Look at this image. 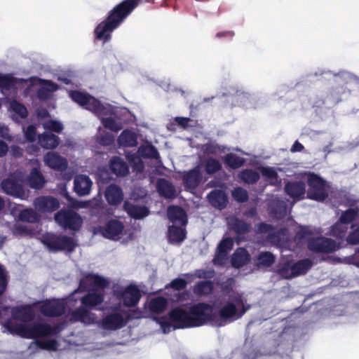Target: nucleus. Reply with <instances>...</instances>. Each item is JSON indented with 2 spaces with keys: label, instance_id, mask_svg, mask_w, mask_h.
I'll return each instance as SVG.
<instances>
[{
  "label": "nucleus",
  "instance_id": "f257e3e1",
  "mask_svg": "<svg viewBox=\"0 0 359 359\" xmlns=\"http://www.w3.org/2000/svg\"><path fill=\"white\" fill-rule=\"evenodd\" d=\"M249 309L250 305L242 294L232 291L217 313L214 311L212 306L198 303L191 306L189 311L182 308H175L170 316L179 327H199L208 323L213 326L222 327L241 318Z\"/></svg>",
  "mask_w": 359,
  "mask_h": 359
},
{
  "label": "nucleus",
  "instance_id": "f03ea898",
  "mask_svg": "<svg viewBox=\"0 0 359 359\" xmlns=\"http://www.w3.org/2000/svg\"><path fill=\"white\" fill-rule=\"evenodd\" d=\"M12 318L4 324L5 328L11 334L19 335L27 339H33L34 341L31 346L34 345L43 350L56 351L58 348V342L54 337L60 331L57 327H52L47 323H17L18 320L26 323L34 318L32 310L26 306L13 307L11 310Z\"/></svg>",
  "mask_w": 359,
  "mask_h": 359
},
{
  "label": "nucleus",
  "instance_id": "7ed1b4c3",
  "mask_svg": "<svg viewBox=\"0 0 359 359\" xmlns=\"http://www.w3.org/2000/svg\"><path fill=\"white\" fill-rule=\"evenodd\" d=\"M70 97L80 106L92 111L100 120L105 128L118 132L123 128L121 121L128 114L126 108L102 103L94 97L80 91L69 92Z\"/></svg>",
  "mask_w": 359,
  "mask_h": 359
},
{
  "label": "nucleus",
  "instance_id": "20e7f679",
  "mask_svg": "<svg viewBox=\"0 0 359 359\" xmlns=\"http://www.w3.org/2000/svg\"><path fill=\"white\" fill-rule=\"evenodd\" d=\"M121 307L120 303L109 306L110 311L105 313L102 318L99 320H96L94 313L83 306L71 312L68 318L72 323L81 322L86 325L96 323L106 334L121 329L126 325L128 314L121 310Z\"/></svg>",
  "mask_w": 359,
  "mask_h": 359
},
{
  "label": "nucleus",
  "instance_id": "39448f33",
  "mask_svg": "<svg viewBox=\"0 0 359 359\" xmlns=\"http://www.w3.org/2000/svg\"><path fill=\"white\" fill-rule=\"evenodd\" d=\"M140 0H125L116 6L109 13L107 20L100 22L95 29V39L109 41L111 34L117 28L123 20L138 5Z\"/></svg>",
  "mask_w": 359,
  "mask_h": 359
},
{
  "label": "nucleus",
  "instance_id": "423d86ee",
  "mask_svg": "<svg viewBox=\"0 0 359 359\" xmlns=\"http://www.w3.org/2000/svg\"><path fill=\"white\" fill-rule=\"evenodd\" d=\"M109 281L98 275L89 273L80 281L79 290H88V293L81 298L83 305L90 308L100 304L104 301V289L108 287Z\"/></svg>",
  "mask_w": 359,
  "mask_h": 359
},
{
  "label": "nucleus",
  "instance_id": "0eeeda50",
  "mask_svg": "<svg viewBox=\"0 0 359 359\" xmlns=\"http://www.w3.org/2000/svg\"><path fill=\"white\" fill-rule=\"evenodd\" d=\"M168 306V300L161 297H156L149 299L144 305L143 311H141L139 318H151L156 320L161 326L163 333L167 334L176 328H180L177 323L172 319L170 313L169 317H161L158 316L161 314Z\"/></svg>",
  "mask_w": 359,
  "mask_h": 359
},
{
  "label": "nucleus",
  "instance_id": "6e6552de",
  "mask_svg": "<svg viewBox=\"0 0 359 359\" xmlns=\"http://www.w3.org/2000/svg\"><path fill=\"white\" fill-rule=\"evenodd\" d=\"M314 230L311 226H301L295 236L297 245H301L304 240L309 239L308 248L313 252L329 253L339 248V245L331 238L318 237L309 239V237L313 234Z\"/></svg>",
  "mask_w": 359,
  "mask_h": 359
},
{
  "label": "nucleus",
  "instance_id": "1a4fd4ad",
  "mask_svg": "<svg viewBox=\"0 0 359 359\" xmlns=\"http://www.w3.org/2000/svg\"><path fill=\"white\" fill-rule=\"evenodd\" d=\"M305 177L309 185L308 198L318 201H324L328 196L326 182L319 175L312 172L305 174Z\"/></svg>",
  "mask_w": 359,
  "mask_h": 359
},
{
  "label": "nucleus",
  "instance_id": "9d476101",
  "mask_svg": "<svg viewBox=\"0 0 359 359\" xmlns=\"http://www.w3.org/2000/svg\"><path fill=\"white\" fill-rule=\"evenodd\" d=\"M28 86V81L10 74H0V90L6 100L14 99L19 90Z\"/></svg>",
  "mask_w": 359,
  "mask_h": 359
},
{
  "label": "nucleus",
  "instance_id": "9b49d317",
  "mask_svg": "<svg viewBox=\"0 0 359 359\" xmlns=\"http://www.w3.org/2000/svg\"><path fill=\"white\" fill-rule=\"evenodd\" d=\"M355 208H350L343 211L339 220L331 226L330 233L331 236L343 238L346 236L348 229V224L357 221L359 212H357Z\"/></svg>",
  "mask_w": 359,
  "mask_h": 359
},
{
  "label": "nucleus",
  "instance_id": "f8f14e48",
  "mask_svg": "<svg viewBox=\"0 0 359 359\" xmlns=\"http://www.w3.org/2000/svg\"><path fill=\"white\" fill-rule=\"evenodd\" d=\"M113 297L121 302L123 306L132 307L137 305L141 298L140 290L135 285L126 287L118 286L113 290Z\"/></svg>",
  "mask_w": 359,
  "mask_h": 359
},
{
  "label": "nucleus",
  "instance_id": "ddd939ff",
  "mask_svg": "<svg viewBox=\"0 0 359 359\" xmlns=\"http://www.w3.org/2000/svg\"><path fill=\"white\" fill-rule=\"evenodd\" d=\"M74 293L66 299H53L44 302L40 306V311L46 316H59L73 306Z\"/></svg>",
  "mask_w": 359,
  "mask_h": 359
},
{
  "label": "nucleus",
  "instance_id": "4468645a",
  "mask_svg": "<svg viewBox=\"0 0 359 359\" xmlns=\"http://www.w3.org/2000/svg\"><path fill=\"white\" fill-rule=\"evenodd\" d=\"M231 101L234 106L245 109H255L259 106L257 95L252 94L238 86L232 88Z\"/></svg>",
  "mask_w": 359,
  "mask_h": 359
},
{
  "label": "nucleus",
  "instance_id": "2eb2a0df",
  "mask_svg": "<svg viewBox=\"0 0 359 359\" xmlns=\"http://www.w3.org/2000/svg\"><path fill=\"white\" fill-rule=\"evenodd\" d=\"M45 164L49 168L60 171L62 179L65 181H70L74 175L73 171L67 170L68 165L67 160L56 152L49 151L43 157Z\"/></svg>",
  "mask_w": 359,
  "mask_h": 359
},
{
  "label": "nucleus",
  "instance_id": "dca6fc26",
  "mask_svg": "<svg viewBox=\"0 0 359 359\" xmlns=\"http://www.w3.org/2000/svg\"><path fill=\"white\" fill-rule=\"evenodd\" d=\"M54 219L64 229L78 231L82 224L80 215L71 210H60L55 215Z\"/></svg>",
  "mask_w": 359,
  "mask_h": 359
},
{
  "label": "nucleus",
  "instance_id": "f3484780",
  "mask_svg": "<svg viewBox=\"0 0 359 359\" xmlns=\"http://www.w3.org/2000/svg\"><path fill=\"white\" fill-rule=\"evenodd\" d=\"M44 244L49 250L56 252L59 250L72 251L76 247V243L72 238L66 236L48 235L44 238Z\"/></svg>",
  "mask_w": 359,
  "mask_h": 359
},
{
  "label": "nucleus",
  "instance_id": "a211bd4d",
  "mask_svg": "<svg viewBox=\"0 0 359 359\" xmlns=\"http://www.w3.org/2000/svg\"><path fill=\"white\" fill-rule=\"evenodd\" d=\"M17 175L18 173H14L4 180L1 187L6 194L23 200L27 198V194L20 183L22 180H17Z\"/></svg>",
  "mask_w": 359,
  "mask_h": 359
},
{
  "label": "nucleus",
  "instance_id": "6ab92c4d",
  "mask_svg": "<svg viewBox=\"0 0 359 359\" xmlns=\"http://www.w3.org/2000/svg\"><path fill=\"white\" fill-rule=\"evenodd\" d=\"M123 224L116 219L109 221L101 229V233L104 237L111 240H119L123 234Z\"/></svg>",
  "mask_w": 359,
  "mask_h": 359
},
{
  "label": "nucleus",
  "instance_id": "aec40b11",
  "mask_svg": "<svg viewBox=\"0 0 359 359\" xmlns=\"http://www.w3.org/2000/svg\"><path fill=\"white\" fill-rule=\"evenodd\" d=\"M34 206L35 209L41 213L51 212L60 207L57 199L53 196H40L34 199Z\"/></svg>",
  "mask_w": 359,
  "mask_h": 359
},
{
  "label": "nucleus",
  "instance_id": "412c9836",
  "mask_svg": "<svg viewBox=\"0 0 359 359\" xmlns=\"http://www.w3.org/2000/svg\"><path fill=\"white\" fill-rule=\"evenodd\" d=\"M233 245V241L231 238H224L220 242L213 259L215 265L222 266L226 264L228 259V253L232 249Z\"/></svg>",
  "mask_w": 359,
  "mask_h": 359
},
{
  "label": "nucleus",
  "instance_id": "4be33fe9",
  "mask_svg": "<svg viewBox=\"0 0 359 359\" xmlns=\"http://www.w3.org/2000/svg\"><path fill=\"white\" fill-rule=\"evenodd\" d=\"M202 179V172L200 165L184 172L183 175V182L185 187L191 191L195 189L198 186Z\"/></svg>",
  "mask_w": 359,
  "mask_h": 359
},
{
  "label": "nucleus",
  "instance_id": "5701e85b",
  "mask_svg": "<svg viewBox=\"0 0 359 359\" xmlns=\"http://www.w3.org/2000/svg\"><path fill=\"white\" fill-rule=\"evenodd\" d=\"M93 182L91 180L85 175L76 176L74 182L75 192L79 196H86L90 194Z\"/></svg>",
  "mask_w": 359,
  "mask_h": 359
},
{
  "label": "nucleus",
  "instance_id": "b1692460",
  "mask_svg": "<svg viewBox=\"0 0 359 359\" xmlns=\"http://www.w3.org/2000/svg\"><path fill=\"white\" fill-rule=\"evenodd\" d=\"M285 191L294 200H300L305 195V184L302 182H289L285 186Z\"/></svg>",
  "mask_w": 359,
  "mask_h": 359
},
{
  "label": "nucleus",
  "instance_id": "393cba45",
  "mask_svg": "<svg viewBox=\"0 0 359 359\" xmlns=\"http://www.w3.org/2000/svg\"><path fill=\"white\" fill-rule=\"evenodd\" d=\"M168 217L174 225L185 226L187 224L186 212L179 206H170L168 209Z\"/></svg>",
  "mask_w": 359,
  "mask_h": 359
},
{
  "label": "nucleus",
  "instance_id": "a878e982",
  "mask_svg": "<svg viewBox=\"0 0 359 359\" xmlns=\"http://www.w3.org/2000/svg\"><path fill=\"white\" fill-rule=\"evenodd\" d=\"M123 207L127 213L135 219H142L149 214L147 207L137 205L135 202L126 201Z\"/></svg>",
  "mask_w": 359,
  "mask_h": 359
},
{
  "label": "nucleus",
  "instance_id": "bb28decb",
  "mask_svg": "<svg viewBox=\"0 0 359 359\" xmlns=\"http://www.w3.org/2000/svg\"><path fill=\"white\" fill-rule=\"evenodd\" d=\"M267 240L274 245L292 249L291 244L288 241L287 230L285 229L273 233H269L267 236Z\"/></svg>",
  "mask_w": 359,
  "mask_h": 359
},
{
  "label": "nucleus",
  "instance_id": "cd10ccee",
  "mask_svg": "<svg viewBox=\"0 0 359 359\" xmlns=\"http://www.w3.org/2000/svg\"><path fill=\"white\" fill-rule=\"evenodd\" d=\"M271 215L276 219L284 217L287 212V207L285 201L279 198L273 200L269 205Z\"/></svg>",
  "mask_w": 359,
  "mask_h": 359
},
{
  "label": "nucleus",
  "instance_id": "c85d7f7f",
  "mask_svg": "<svg viewBox=\"0 0 359 359\" xmlns=\"http://www.w3.org/2000/svg\"><path fill=\"white\" fill-rule=\"evenodd\" d=\"M209 202L215 208H224L227 203V197L222 190H213L208 195Z\"/></svg>",
  "mask_w": 359,
  "mask_h": 359
},
{
  "label": "nucleus",
  "instance_id": "c756f323",
  "mask_svg": "<svg viewBox=\"0 0 359 359\" xmlns=\"http://www.w3.org/2000/svg\"><path fill=\"white\" fill-rule=\"evenodd\" d=\"M105 198L111 205L120 203L123 199L121 189L115 184L109 185L105 191Z\"/></svg>",
  "mask_w": 359,
  "mask_h": 359
},
{
  "label": "nucleus",
  "instance_id": "7c9ffc66",
  "mask_svg": "<svg viewBox=\"0 0 359 359\" xmlns=\"http://www.w3.org/2000/svg\"><path fill=\"white\" fill-rule=\"evenodd\" d=\"M9 111L11 113V117L15 121L25 118L27 116V110L26 107L19 102L13 100L9 103Z\"/></svg>",
  "mask_w": 359,
  "mask_h": 359
},
{
  "label": "nucleus",
  "instance_id": "2f4dec72",
  "mask_svg": "<svg viewBox=\"0 0 359 359\" xmlns=\"http://www.w3.org/2000/svg\"><path fill=\"white\" fill-rule=\"evenodd\" d=\"M157 189L160 195L166 198H173L176 196L175 187L165 179H159L158 180Z\"/></svg>",
  "mask_w": 359,
  "mask_h": 359
},
{
  "label": "nucleus",
  "instance_id": "473e14b6",
  "mask_svg": "<svg viewBox=\"0 0 359 359\" xmlns=\"http://www.w3.org/2000/svg\"><path fill=\"white\" fill-rule=\"evenodd\" d=\"M227 224L229 229L233 230L238 235L248 232L251 228L250 224L234 217L228 218Z\"/></svg>",
  "mask_w": 359,
  "mask_h": 359
},
{
  "label": "nucleus",
  "instance_id": "72a5a7b5",
  "mask_svg": "<svg viewBox=\"0 0 359 359\" xmlns=\"http://www.w3.org/2000/svg\"><path fill=\"white\" fill-rule=\"evenodd\" d=\"M250 257L248 251L244 248H238L233 254L231 257L232 266L235 268H240L250 261Z\"/></svg>",
  "mask_w": 359,
  "mask_h": 359
},
{
  "label": "nucleus",
  "instance_id": "f704fd0d",
  "mask_svg": "<svg viewBox=\"0 0 359 359\" xmlns=\"http://www.w3.org/2000/svg\"><path fill=\"white\" fill-rule=\"evenodd\" d=\"M27 184L34 189H40L43 187L45 180L38 168H34L31 170L27 177Z\"/></svg>",
  "mask_w": 359,
  "mask_h": 359
},
{
  "label": "nucleus",
  "instance_id": "c9c22d12",
  "mask_svg": "<svg viewBox=\"0 0 359 359\" xmlns=\"http://www.w3.org/2000/svg\"><path fill=\"white\" fill-rule=\"evenodd\" d=\"M184 226L172 224L168 229V240L172 243H180L185 238Z\"/></svg>",
  "mask_w": 359,
  "mask_h": 359
},
{
  "label": "nucleus",
  "instance_id": "e433bc0d",
  "mask_svg": "<svg viewBox=\"0 0 359 359\" xmlns=\"http://www.w3.org/2000/svg\"><path fill=\"white\" fill-rule=\"evenodd\" d=\"M39 143L45 149H54L59 144V137L48 132L39 136Z\"/></svg>",
  "mask_w": 359,
  "mask_h": 359
},
{
  "label": "nucleus",
  "instance_id": "4c0bfd02",
  "mask_svg": "<svg viewBox=\"0 0 359 359\" xmlns=\"http://www.w3.org/2000/svg\"><path fill=\"white\" fill-rule=\"evenodd\" d=\"M109 165L113 173L117 176H125L128 172L127 164L119 157L112 158Z\"/></svg>",
  "mask_w": 359,
  "mask_h": 359
},
{
  "label": "nucleus",
  "instance_id": "58836bf2",
  "mask_svg": "<svg viewBox=\"0 0 359 359\" xmlns=\"http://www.w3.org/2000/svg\"><path fill=\"white\" fill-rule=\"evenodd\" d=\"M118 142L120 146L135 147L137 145V137L133 132L125 130L119 135Z\"/></svg>",
  "mask_w": 359,
  "mask_h": 359
},
{
  "label": "nucleus",
  "instance_id": "ea45409f",
  "mask_svg": "<svg viewBox=\"0 0 359 359\" xmlns=\"http://www.w3.org/2000/svg\"><path fill=\"white\" fill-rule=\"evenodd\" d=\"M355 209L359 212L358 207H355ZM350 229L351 231L346 236L347 243L352 245L359 243V217H357V221L351 222Z\"/></svg>",
  "mask_w": 359,
  "mask_h": 359
},
{
  "label": "nucleus",
  "instance_id": "a19ab883",
  "mask_svg": "<svg viewBox=\"0 0 359 359\" xmlns=\"http://www.w3.org/2000/svg\"><path fill=\"white\" fill-rule=\"evenodd\" d=\"M201 165L204 168L206 173L214 174L222 169V163L213 158H207L201 161Z\"/></svg>",
  "mask_w": 359,
  "mask_h": 359
},
{
  "label": "nucleus",
  "instance_id": "79ce46f5",
  "mask_svg": "<svg viewBox=\"0 0 359 359\" xmlns=\"http://www.w3.org/2000/svg\"><path fill=\"white\" fill-rule=\"evenodd\" d=\"M312 264V262L309 259H304L292 264L294 276H297L305 273L311 267Z\"/></svg>",
  "mask_w": 359,
  "mask_h": 359
},
{
  "label": "nucleus",
  "instance_id": "37998d69",
  "mask_svg": "<svg viewBox=\"0 0 359 359\" xmlns=\"http://www.w3.org/2000/svg\"><path fill=\"white\" fill-rule=\"evenodd\" d=\"M238 177L241 180L248 184H254L259 179V174L253 170L246 169L241 171Z\"/></svg>",
  "mask_w": 359,
  "mask_h": 359
},
{
  "label": "nucleus",
  "instance_id": "c03bdc74",
  "mask_svg": "<svg viewBox=\"0 0 359 359\" xmlns=\"http://www.w3.org/2000/svg\"><path fill=\"white\" fill-rule=\"evenodd\" d=\"M224 162L230 168L236 169L244 164L245 159L234 154H229L224 157Z\"/></svg>",
  "mask_w": 359,
  "mask_h": 359
},
{
  "label": "nucleus",
  "instance_id": "a18cd8bd",
  "mask_svg": "<svg viewBox=\"0 0 359 359\" xmlns=\"http://www.w3.org/2000/svg\"><path fill=\"white\" fill-rule=\"evenodd\" d=\"M97 142L104 146L111 145L114 142V136L108 132H105L101 127L98 128Z\"/></svg>",
  "mask_w": 359,
  "mask_h": 359
},
{
  "label": "nucleus",
  "instance_id": "49530a36",
  "mask_svg": "<svg viewBox=\"0 0 359 359\" xmlns=\"http://www.w3.org/2000/svg\"><path fill=\"white\" fill-rule=\"evenodd\" d=\"M274 262V256L269 252H262L258 255L256 264L258 266H269Z\"/></svg>",
  "mask_w": 359,
  "mask_h": 359
},
{
  "label": "nucleus",
  "instance_id": "de8ad7c7",
  "mask_svg": "<svg viewBox=\"0 0 359 359\" xmlns=\"http://www.w3.org/2000/svg\"><path fill=\"white\" fill-rule=\"evenodd\" d=\"M19 218L20 220L24 222H35L39 219V215L35 210L29 208L20 211Z\"/></svg>",
  "mask_w": 359,
  "mask_h": 359
},
{
  "label": "nucleus",
  "instance_id": "09e8293b",
  "mask_svg": "<svg viewBox=\"0 0 359 359\" xmlns=\"http://www.w3.org/2000/svg\"><path fill=\"white\" fill-rule=\"evenodd\" d=\"M212 290V283L208 280L201 281L194 287V292L196 294H207L210 293Z\"/></svg>",
  "mask_w": 359,
  "mask_h": 359
},
{
  "label": "nucleus",
  "instance_id": "8fccbe9b",
  "mask_svg": "<svg viewBox=\"0 0 359 359\" xmlns=\"http://www.w3.org/2000/svg\"><path fill=\"white\" fill-rule=\"evenodd\" d=\"M261 172L271 184H276L278 182V173L275 168L271 167H263L261 168Z\"/></svg>",
  "mask_w": 359,
  "mask_h": 359
},
{
  "label": "nucleus",
  "instance_id": "3c124183",
  "mask_svg": "<svg viewBox=\"0 0 359 359\" xmlns=\"http://www.w3.org/2000/svg\"><path fill=\"white\" fill-rule=\"evenodd\" d=\"M205 154H219L224 152V148L215 142H208L203 145L201 148Z\"/></svg>",
  "mask_w": 359,
  "mask_h": 359
},
{
  "label": "nucleus",
  "instance_id": "603ef678",
  "mask_svg": "<svg viewBox=\"0 0 359 359\" xmlns=\"http://www.w3.org/2000/svg\"><path fill=\"white\" fill-rule=\"evenodd\" d=\"M292 266L290 263L286 262L281 264L278 268L279 275L286 279L295 277Z\"/></svg>",
  "mask_w": 359,
  "mask_h": 359
},
{
  "label": "nucleus",
  "instance_id": "864d4df0",
  "mask_svg": "<svg viewBox=\"0 0 359 359\" xmlns=\"http://www.w3.org/2000/svg\"><path fill=\"white\" fill-rule=\"evenodd\" d=\"M138 154L144 157L157 158L158 153L157 150L151 145L141 146L138 149Z\"/></svg>",
  "mask_w": 359,
  "mask_h": 359
},
{
  "label": "nucleus",
  "instance_id": "5fc2aeb1",
  "mask_svg": "<svg viewBox=\"0 0 359 359\" xmlns=\"http://www.w3.org/2000/svg\"><path fill=\"white\" fill-rule=\"evenodd\" d=\"M187 278H211L214 276V271L212 270H196L194 273H186L184 275Z\"/></svg>",
  "mask_w": 359,
  "mask_h": 359
},
{
  "label": "nucleus",
  "instance_id": "6e6d98bb",
  "mask_svg": "<svg viewBox=\"0 0 359 359\" xmlns=\"http://www.w3.org/2000/svg\"><path fill=\"white\" fill-rule=\"evenodd\" d=\"M43 126L45 129L50 130L56 133H60L63 129V125L61 122L55 120H46L43 122Z\"/></svg>",
  "mask_w": 359,
  "mask_h": 359
},
{
  "label": "nucleus",
  "instance_id": "4d7b16f0",
  "mask_svg": "<svg viewBox=\"0 0 359 359\" xmlns=\"http://www.w3.org/2000/svg\"><path fill=\"white\" fill-rule=\"evenodd\" d=\"M232 197L238 202H245L248 199V191L242 187L235 188L231 193Z\"/></svg>",
  "mask_w": 359,
  "mask_h": 359
},
{
  "label": "nucleus",
  "instance_id": "13d9d810",
  "mask_svg": "<svg viewBox=\"0 0 359 359\" xmlns=\"http://www.w3.org/2000/svg\"><path fill=\"white\" fill-rule=\"evenodd\" d=\"M128 159L134 170L137 172H142L144 169L143 163L138 156H134L131 158L130 156H128Z\"/></svg>",
  "mask_w": 359,
  "mask_h": 359
},
{
  "label": "nucleus",
  "instance_id": "bf43d9fd",
  "mask_svg": "<svg viewBox=\"0 0 359 359\" xmlns=\"http://www.w3.org/2000/svg\"><path fill=\"white\" fill-rule=\"evenodd\" d=\"M25 138L29 142H34L36 139V128L34 126H29L26 129L22 128Z\"/></svg>",
  "mask_w": 359,
  "mask_h": 359
},
{
  "label": "nucleus",
  "instance_id": "052dcab7",
  "mask_svg": "<svg viewBox=\"0 0 359 359\" xmlns=\"http://www.w3.org/2000/svg\"><path fill=\"white\" fill-rule=\"evenodd\" d=\"M187 280L182 278H178L173 280L170 284L171 287L177 290H180L184 288L187 286Z\"/></svg>",
  "mask_w": 359,
  "mask_h": 359
},
{
  "label": "nucleus",
  "instance_id": "680f3d73",
  "mask_svg": "<svg viewBox=\"0 0 359 359\" xmlns=\"http://www.w3.org/2000/svg\"><path fill=\"white\" fill-rule=\"evenodd\" d=\"M41 84L42 86L40 88H46V90L51 93L56 91L58 88L57 85L50 81L42 80Z\"/></svg>",
  "mask_w": 359,
  "mask_h": 359
},
{
  "label": "nucleus",
  "instance_id": "e2e57ef3",
  "mask_svg": "<svg viewBox=\"0 0 359 359\" xmlns=\"http://www.w3.org/2000/svg\"><path fill=\"white\" fill-rule=\"evenodd\" d=\"M97 177L98 180L103 183L107 182L111 179L110 173L105 168L99 169L97 172Z\"/></svg>",
  "mask_w": 359,
  "mask_h": 359
},
{
  "label": "nucleus",
  "instance_id": "0e129e2a",
  "mask_svg": "<svg viewBox=\"0 0 359 359\" xmlns=\"http://www.w3.org/2000/svg\"><path fill=\"white\" fill-rule=\"evenodd\" d=\"M344 260L346 264H351L359 267V249L352 256L345 257Z\"/></svg>",
  "mask_w": 359,
  "mask_h": 359
},
{
  "label": "nucleus",
  "instance_id": "69168bd1",
  "mask_svg": "<svg viewBox=\"0 0 359 359\" xmlns=\"http://www.w3.org/2000/svg\"><path fill=\"white\" fill-rule=\"evenodd\" d=\"M0 137L8 140H12V137L9 134V130L8 127L3 123H0Z\"/></svg>",
  "mask_w": 359,
  "mask_h": 359
},
{
  "label": "nucleus",
  "instance_id": "338daca9",
  "mask_svg": "<svg viewBox=\"0 0 359 359\" xmlns=\"http://www.w3.org/2000/svg\"><path fill=\"white\" fill-rule=\"evenodd\" d=\"M14 232L15 234L25 235L28 233V229L25 224H18L15 226Z\"/></svg>",
  "mask_w": 359,
  "mask_h": 359
},
{
  "label": "nucleus",
  "instance_id": "774afa93",
  "mask_svg": "<svg viewBox=\"0 0 359 359\" xmlns=\"http://www.w3.org/2000/svg\"><path fill=\"white\" fill-rule=\"evenodd\" d=\"M51 93L46 90V88H39L38 90V97L40 100H46L52 96Z\"/></svg>",
  "mask_w": 359,
  "mask_h": 359
}]
</instances>
